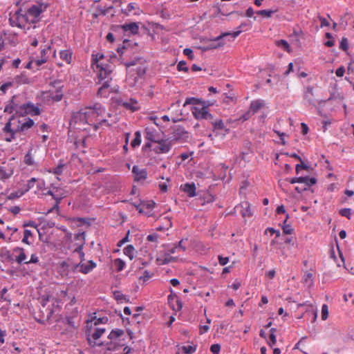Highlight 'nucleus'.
<instances>
[{
	"label": "nucleus",
	"mask_w": 354,
	"mask_h": 354,
	"mask_svg": "<svg viewBox=\"0 0 354 354\" xmlns=\"http://www.w3.org/2000/svg\"><path fill=\"white\" fill-rule=\"evenodd\" d=\"M106 114L110 116L109 113H106L105 108L101 104L95 103L92 106L84 107L75 113L72 120L75 123L93 126L95 130H97L103 125L107 127L110 125L106 119L99 118L100 117L103 118Z\"/></svg>",
	"instance_id": "1"
},
{
	"label": "nucleus",
	"mask_w": 354,
	"mask_h": 354,
	"mask_svg": "<svg viewBox=\"0 0 354 354\" xmlns=\"http://www.w3.org/2000/svg\"><path fill=\"white\" fill-rule=\"evenodd\" d=\"M92 66L95 65L97 73V84H100L104 82H110L112 80L111 73L113 69L111 59H116L117 56L113 53L111 55L105 56L102 53L92 54Z\"/></svg>",
	"instance_id": "2"
},
{
	"label": "nucleus",
	"mask_w": 354,
	"mask_h": 354,
	"mask_svg": "<svg viewBox=\"0 0 354 354\" xmlns=\"http://www.w3.org/2000/svg\"><path fill=\"white\" fill-rule=\"evenodd\" d=\"M105 332V328L95 327L94 328H91L87 329L86 336L88 345L93 348L103 345V343H97L96 341L99 339Z\"/></svg>",
	"instance_id": "3"
},
{
	"label": "nucleus",
	"mask_w": 354,
	"mask_h": 354,
	"mask_svg": "<svg viewBox=\"0 0 354 354\" xmlns=\"http://www.w3.org/2000/svg\"><path fill=\"white\" fill-rule=\"evenodd\" d=\"M10 25L12 27H18L25 29L28 24L31 23L26 13H22L21 10H17L9 18Z\"/></svg>",
	"instance_id": "4"
},
{
	"label": "nucleus",
	"mask_w": 354,
	"mask_h": 354,
	"mask_svg": "<svg viewBox=\"0 0 354 354\" xmlns=\"http://www.w3.org/2000/svg\"><path fill=\"white\" fill-rule=\"evenodd\" d=\"M75 240L77 241L70 250L73 253H78L80 262L83 263L85 260V254L83 252V248L85 244V233L84 232H79L75 235Z\"/></svg>",
	"instance_id": "5"
},
{
	"label": "nucleus",
	"mask_w": 354,
	"mask_h": 354,
	"mask_svg": "<svg viewBox=\"0 0 354 354\" xmlns=\"http://www.w3.org/2000/svg\"><path fill=\"white\" fill-rule=\"evenodd\" d=\"M48 7V3L41 2H37V4L30 6L26 12V15L28 16V17H32V19L30 20V22L35 23L38 21L40 15L45 12Z\"/></svg>",
	"instance_id": "6"
},
{
	"label": "nucleus",
	"mask_w": 354,
	"mask_h": 354,
	"mask_svg": "<svg viewBox=\"0 0 354 354\" xmlns=\"http://www.w3.org/2000/svg\"><path fill=\"white\" fill-rule=\"evenodd\" d=\"M251 27V25L248 22H243L242 23L239 27V30L236 31H234L233 32H226L223 33L218 37H216L215 39H213V41L217 42V44H215L212 46V48H217L219 46H223L224 44L221 41L223 38L226 36H232L233 39H235L236 37H238L243 31H246L248 29H250Z\"/></svg>",
	"instance_id": "7"
},
{
	"label": "nucleus",
	"mask_w": 354,
	"mask_h": 354,
	"mask_svg": "<svg viewBox=\"0 0 354 354\" xmlns=\"http://www.w3.org/2000/svg\"><path fill=\"white\" fill-rule=\"evenodd\" d=\"M41 111L39 107L30 102L20 104V106L18 108L17 111V115L20 116H26L28 115L35 116L39 115Z\"/></svg>",
	"instance_id": "8"
},
{
	"label": "nucleus",
	"mask_w": 354,
	"mask_h": 354,
	"mask_svg": "<svg viewBox=\"0 0 354 354\" xmlns=\"http://www.w3.org/2000/svg\"><path fill=\"white\" fill-rule=\"evenodd\" d=\"M97 267V264L93 260L88 261L86 263L80 262L75 263L73 266V272H81L84 274L90 273L94 268Z\"/></svg>",
	"instance_id": "9"
},
{
	"label": "nucleus",
	"mask_w": 354,
	"mask_h": 354,
	"mask_svg": "<svg viewBox=\"0 0 354 354\" xmlns=\"http://www.w3.org/2000/svg\"><path fill=\"white\" fill-rule=\"evenodd\" d=\"M188 137V132L185 128L180 125H176L173 128L170 140H171V142L173 141L186 140Z\"/></svg>",
	"instance_id": "10"
},
{
	"label": "nucleus",
	"mask_w": 354,
	"mask_h": 354,
	"mask_svg": "<svg viewBox=\"0 0 354 354\" xmlns=\"http://www.w3.org/2000/svg\"><path fill=\"white\" fill-rule=\"evenodd\" d=\"M192 113L194 117L197 120H212L213 115L207 111V108L203 106V107L194 106L192 109Z\"/></svg>",
	"instance_id": "11"
},
{
	"label": "nucleus",
	"mask_w": 354,
	"mask_h": 354,
	"mask_svg": "<svg viewBox=\"0 0 354 354\" xmlns=\"http://www.w3.org/2000/svg\"><path fill=\"white\" fill-rule=\"evenodd\" d=\"M124 34L127 36L136 35L139 33V24L137 22L126 23L120 26Z\"/></svg>",
	"instance_id": "12"
},
{
	"label": "nucleus",
	"mask_w": 354,
	"mask_h": 354,
	"mask_svg": "<svg viewBox=\"0 0 354 354\" xmlns=\"http://www.w3.org/2000/svg\"><path fill=\"white\" fill-rule=\"evenodd\" d=\"M132 174L133 175V180L135 182H143L147 178V171L145 168H140L138 165H133L132 168Z\"/></svg>",
	"instance_id": "13"
},
{
	"label": "nucleus",
	"mask_w": 354,
	"mask_h": 354,
	"mask_svg": "<svg viewBox=\"0 0 354 354\" xmlns=\"http://www.w3.org/2000/svg\"><path fill=\"white\" fill-rule=\"evenodd\" d=\"M157 146L155 147L153 151L156 153H166L169 152L172 147L173 142L169 140H162L156 142Z\"/></svg>",
	"instance_id": "14"
},
{
	"label": "nucleus",
	"mask_w": 354,
	"mask_h": 354,
	"mask_svg": "<svg viewBox=\"0 0 354 354\" xmlns=\"http://www.w3.org/2000/svg\"><path fill=\"white\" fill-rule=\"evenodd\" d=\"M123 335L124 330L122 329L116 328L111 331L108 337L109 339H111V341H114ZM107 349L109 351H115L117 349V346L114 343L111 342L110 343L107 344Z\"/></svg>",
	"instance_id": "15"
},
{
	"label": "nucleus",
	"mask_w": 354,
	"mask_h": 354,
	"mask_svg": "<svg viewBox=\"0 0 354 354\" xmlns=\"http://www.w3.org/2000/svg\"><path fill=\"white\" fill-rule=\"evenodd\" d=\"M14 173L12 167L10 165H6L5 162L0 164V180L5 181L10 178Z\"/></svg>",
	"instance_id": "16"
},
{
	"label": "nucleus",
	"mask_w": 354,
	"mask_h": 354,
	"mask_svg": "<svg viewBox=\"0 0 354 354\" xmlns=\"http://www.w3.org/2000/svg\"><path fill=\"white\" fill-rule=\"evenodd\" d=\"M17 96L14 95L10 100L9 103L6 105L4 112L12 113L15 111L17 114L18 108L20 106L19 102L17 101Z\"/></svg>",
	"instance_id": "17"
},
{
	"label": "nucleus",
	"mask_w": 354,
	"mask_h": 354,
	"mask_svg": "<svg viewBox=\"0 0 354 354\" xmlns=\"http://www.w3.org/2000/svg\"><path fill=\"white\" fill-rule=\"evenodd\" d=\"M101 84L102 86L98 88L97 95L100 97L107 98L113 91L111 88L109 82H104Z\"/></svg>",
	"instance_id": "18"
},
{
	"label": "nucleus",
	"mask_w": 354,
	"mask_h": 354,
	"mask_svg": "<svg viewBox=\"0 0 354 354\" xmlns=\"http://www.w3.org/2000/svg\"><path fill=\"white\" fill-rule=\"evenodd\" d=\"M304 100L308 104L315 105V100L314 97L313 87L308 86L304 88Z\"/></svg>",
	"instance_id": "19"
},
{
	"label": "nucleus",
	"mask_w": 354,
	"mask_h": 354,
	"mask_svg": "<svg viewBox=\"0 0 354 354\" xmlns=\"http://www.w3.org/2000/svg\"><path fill=\"white\" fill-rule=\"evenodd\" d=\"M145 139L149 142H156L159 139V135L157 131L153 127H147L145 129Z\"/></svg>",
	"instance_id": "20"
},
{
	"label": "nucleus",
	"mask_w": 354,
	"mask_h": 354,
	"mask_svg": "<svg viewBox=\"0 0 354 354\" xmlns=\"http://www.w3.org/2000/svg\"><path fill=\"white\" fill-rule=\"evenodd\" d=\"M266 106V101L262 99H257L251 101L249 109L252 111V113L254 115L257 113L261 109L263 108Z\"/></svg>",
	"instance_id": "21"
},
{
	"label": "nucleus",
	"mask_w": 354,
	"mask_h": 354,
	"mask_svg": "<svg viewBox=\"0 0 354 354\" xmlns=\"http://www.w3.org/2000/svg\"><path fill=\"white\" fill-rule=\"evenodd\" d=\"M120 104L131 111H136L140 109L138 101L133 98L124 101L122 100L120 102Z\"/></svg>",
	"instance_id": "22"
},
{
	"label": "nucleus",
	"mask_w": 354,
	"mask_h": 354,
	"mask_svg": "<svg viewBox=\"0 0 354 354\" xmlns=\"http://www.w3.org/2000/svg\"><path fill=\"white\" fill-rule=\"evenodd\" d=\"M13 252L15 253H18V255L16 256V257L15 259V261L17 263H19V264H21L23 263H26L27 256L25 254V251L23 248L16 247L13 249Z\"/></svg>",
	"instance_id": "23"
},
{
	"label": "nucleus",
	"mask_w": 354,
	"mask_h": 354,
	"mask_svg": "<svg viewBox=\"0 0 354 354\" xmlns=\"http://www.w3.org/2000/svg\"><path fill=\"white\" fill-rule=\"evenodd\" d=\"M181 189L187 194L189 197H194L196 195V185L194 183H185L180 186Z\"/></svg>",
	"instance_id": "24"
},
{
	"label": "nucleus",
	"mask_w": 354,
	"mask_h": 354,
	"mask_svg": "<svg viewBox=\"0 0 354 354\" xmlns=\"http://www.w3.org/2000/svg\"><path fill=\"white\" fill-rule=\"evenodd\" d=\"M239 207L241 208L240 212L243 217L246 218L252 216L253 214L250 209V205L248 201L242 202L239 205Z\"/></svg>",
	"instance_id": "25"
},
{
	"label": "nucleus",
	"mask_w": 354,
	"mask_h": 354,
	"mask_svg": "<svg viewBox=\"0 0 354 354\" xmlns=\"http://www.w3.org/2000/svg\"><path fill=\"white\" fill-rule=\"evenodd\" d=\"M34 120L31 118H28L26 122H22L17 128V132L25 131L31 128L34 125Z\"/></svg>",
	"instance_id": "26"
},
{
	"label": "nucleus",
	"mask_w": 354,
	"mask_h": 354,
	"mask_svg": "<svg viewBox=\"0 0 354 354\" xmlns=\"http://www.w3.org/2000/svg\"><path fill=\"white\" fill-rule=\"evenodd\" d=\"M73 52L70 49L62 50L59 52L60 58L65 61L67 64L72 62Z\"/></svg>",
	"instance_id": "27"
},
{
	"label": "nucleus",
	"mask_w": 354,
	"mask_h": 354,
	"mask_svg": "<svg viewBox=\"0 0 354 354\" xmlns=\"http://www.w3.org/2000/svg\"><path fill=\"white\" fill-rule=\"evenodd\" d=\"M299 178L301 179V180L299 181V183L304 184L303 186L307 187V189L317 183V180L314 177L301 176Z\"/></svg>",
	"instance_id": "28"
},
{
	"label": "nucleus",
	"mask_w": 354,
	"mask_h": 354,
	"mask_svg": "<svg viewBox=\"0 0 354 354\" xmlns=\"http://www.w3.org/2000/svg\"><path fill=\"white\" fill-rule=\"evenodd\" d=\"M0 257L2 261H12L14 260L11 252L6 248H3L1 250Z\"/></svg>",
	"instance_id": "29"
},
{
	"label": "nucleus",
	"mask_w": 354,
	"mask_h": 354,
	"mask_svg": "<svg viewBox=\"0 0 354 354\" xmlns=\"http://www.w3.org/2000/svg\"><path fill=\"white\" fill-rule=\"evenodd\" d=\"M176 260V257H171L168 254H165L164 257H160L157 259V261L160 265H165L168 264L171 262H173Z\"/></svg>",
	"instance_id": "30"
},
{
	"label": "nucleus",
	"mask_w": 354,
	"mask_h": 354,
	"mask_svg": "<svg viewBox=\"0 0 354 354\" xmlns=\"http://www.w3.org/2000/svg\"><path fill=\"white\" fill-rule=\"evenodd\" d=\"M123 252L131 260H132L134 258L135 248L132 245H128L124 248Z\"/></svg>",
	"instance_id": "31"
},
{
	"label": "nucleus",
	"mask_w": 354,
	"mask_h": 354,
	"mask_svg": "<svg viewBox=\"0 0 354 354\" xmlns=\"http://www.w3.org/2000/svg\"><path fill=\"white\" fill-rule=\"evenodd\" d=\"M134 136H135V137H134L133 140L131 142V146L133 148H136V147L140 146V145L141 143V133H140V132L139 131H136Z\"/></svg>",
	"instance_id": "32"
},
{
	"label": "nucleus",
	"mask_w": 354,
	"mask_h": 354,
	"mask_svg": "<svg viewBox=\"0 0 354 354\" xmlns=\"http://www.w3.org/2000/svg\"><path fill=\"white\" fill-rule=\"evenodd\" d=\"M113 264L115 266L116 270L118 272L122 271L124 269L125 266H126L125 262L120 258L115 259L113 261Z\"/></svg>",
	"instance_id": "33"
},
{
	"label": "nucleus",
	"mask_w": 354,
	"mask_h": 354,
	"mask_svg": "<svg viewBox=\"0 0 354 354\" xmlns=\"http://www.w3.org/2000/svg\"><path fill=\"white\" fill-rule=\"evenodd\" d=\"M26 194L25 191L23 189V188L19 189L16 192H13L10 194V195L8 196V199L9 200H13L15 198H18L22 196H24Z\"/></svg>",
	"instance_id": "34"
},
{
	"label": "nucleus",
	"mask_w": 354,
	"mask_h": 354,
	"mask_svg": "<svg viewBox=\"0 0 354 354\" xmlns=\"http://www.w3.org/2000/svg\"><path fill=\"white\" fill-rule=\"evenodd\" d=\"M50 97L53 102L61 101L63 97V93H62L61 88H59V89L57 90L55 93H51L50 95Z\"/></svg>",
	"instance_id": "35"
},
{
	"label": "nucleus",
	"mask_w": 354,
	"mask_h": 354,
	"mask_svg": "<svg viewBox=\"0 0 354 354\" xmlns=\"http://www.w3.org/2000/svg\"><path fill=\"white\" fill-rule=\"evenodd\" d=\"M31 151L32 149L29 150L28 152L25 155L24 160V163L28 166H32L35 164V161L32 158Z\"/></svg>",
	"instance_id": "36"
},
{
	"label": "nucleus",
	"mask_w": 354,
	"mask_h": 354,
	"mask_svg": "<svg viewBox=\"0 0 354 354\" xmlns=\"http://www.w3.org/2000/svg\"><path fill=\"white\" fill-rule=\"evenodd\" d=\"M64 198L63 196L62 195H58V194H55L54 196L53 197V198L55 201V205L53 207L52 209H50L48 212H51L54 209H56V210H59V205L61 202V201L62 200V198Z\"/></svg>",
	"instance_id": "37"
},
{
	"label": "nucleus",
	"mask_w": 354,
	"mask_h": 354,
	"mask_svg": "<svg viewBox=\"0 0 354 354\" xmlns=\"http://www.w3.org/2000/svg\"><path fill=\"white\" fill-rule=\"evenodd\" d=\"M212 124L213 126L214 131L223 130L225 129V125L221 119L216 120L215 121L212 122Z\"/></svg>",
	"instance_id": "38"
},
{
	"label": "nucleus",
	"mask_w": 354,
	"mask_h": 354,
	"mask_svg": "<svg viewBox=\"0 0 354 354\" xmlns=\"http://www.w3.org/2000/svg\"><path fill=\"white\" fill-rule=\"evenodd\" d=\"M64 165L62 164V163H59L57 167H55V168H53V169H50L48 170V172L49 173H53L54 174H56V175H60L62 174L63 172V169H64Z\"/></svg>",
	"instance_id": "39"
},
{
	"label": "nucleus",
	"mask_w": 354,
	"mask_h": 354,
	"mask_svg": "<svg viewBox=\"0 0 354 354\" xmlns=\"http://www.w3.org/2000/svg\"><path fill=\"white\" fill-rule=\"evenodd\" d=\"M130 41L129 39H124L123 41V46L122 47L118 48V52L120 54V55H122V54L125 53L126 51L128 50V46L129 45Z\"/></svg>",
	"instance_id": "40"
},
{
	"label": "nucleus",
	"mask_w": 354,
	"mask_h": 354,
	"mask_svg": "<svg viewBox=\"0 0 354 354\" xmlns=\"http://www.w3.org/2000/svg\"><path fill=\"white\" fill-rule=\"evenodd\" d=\"M203 104V102L198 98L188 97L185 100V104L183 106H185L187 104Z\"/></svg>",
	"instance_id": "41"
},
{
	"label": "nucleus",
	"mask_w": 354,
	"mask_h": 354,
	"mask_svg": "<svg viewBox=\"0 0 354 354\" xmlns=\"http://www.w3.org/2000/svg\"><path fill=\"white\" fill-rule=\"evenodd\" d=\"M289 218L288 214L286 215V218L284 221V225L282 226L283 232L286 234H291L293 232V228L291 225L286 224L287 219Z\"/></svg>",
	"instance_id": "42"
},
{
	"label": "nucleus",
	"mask_w": 354,
	"mask_h": 354,
	"mask_svg": "<svg viewBox=\"0 0 354 354\" xmlns=\"http://www.w3.org/2000/svg\"><path fill=\"white\" fill-rule=\"evenodd\" d=\"M37 183V178H31L30 180L27 181V183L26 185V187L23 189L25 192H28L30 189L33 188L35 186V184Z\"/></svg>",
	"instance_id": "43"
},
{
	"label": "nucleus",
	"mask_w": 354,
	"mask_h": 354,
	"mask_svg": "<svg viewBox=\"0 0 354 354\" xmlns=\"http://www.w3.org/2000/svg\"><path fill=\"white\" fill-rule=\"evenodd\" d=\"M304 282L308 286H311L313 283V274L310 272H306L303 277Z\"/></svg>",
	"instance_id": "44"
},
{
	"label": "nucleus",
	"mask_w": 354,
	"mask_h": 354,
	"mask_svg": "<svg viewBox=\"0 0 354 354\" xmlns=\"http://www.w3.org/2000/svg\"><path fill=\"white\" fill-rule=\"evenodd\" d=\"M108 322V318L106 317H94L91 320V323H93L94 326H97L100 324H106Z\"/></svg>",
	"instance_id": "45"
},
{
	"label": "nucleus",
	"mask_w": 354,
	"mask_h": 354,
	"mask_svg": "<svg viewBox=\"0 0 354 354\" xmlns=\"http://www.w3.org/2000/svg\"><path fill=\"white\" fill-rule=\"evenodd\" d=\"M32 233L30 230H25L24 232V238L22 242L27 245H30L31 243L28 241L29 237L32 236Z\"/></svg>",
	"instance_id": "46"
},
{
	"label": "nucleus",
	"mask_w": 354,
	"mask_h": 354,
	"mask_svg": "<svg viewBox=\"0 0 354 354\" xmlns=\"http://www.w3.org/2000/svg\"><path fill=\"white\" fill-rule=\"evenodd\" d=\"M182 350L185 354H192L196 351V346L192 345L184 346H183Z\"/></svg>",
	"instance_id": "47"
},
{
	"label": "nucleus",
	"mask_w": 354,
	"mask_h": 354,
	"mask_svg": "<svg viewBox=\"0 0 354 354\" xmlns=\"http://www.w3.org/2000/svg\"><path fill=\"white\" fill-rule=\"evenodd\" d=\"M113 8V6H110L109 7H106V6H97V10H99L100 12V14L102 15H106L109 11Z\"/></svg>",
	"instance_id": "48"
},
{
	"label": "nucleus",
	"mask_w": 354,
	"mask_h": 354,
	"mask_svg": "<svg viewBox=\"0 0 354 354\" xmlns=\"http://www.w3.org/2000/svg\"><path fill=\"white\" fill-rule=\"evenodd\" d=\"M339 214L342 216H345L348 219L351 218L352 211L350 208H343L339 210Z\"/></svg>",
	"instance_id": "49"
},
{
	"label": "nucleus",
	"mask_w": 354,
	"mask_h": 354,
	"mask_svg": "<svg viewBox=\"0 0 354 354\" xmlns=\"http://www.w3.org/2000/svg\"><path fill=\"white\" fill-rule=\"evenodd\" d=\"M3 131L5 133H12V134H16V133H17V129L15 130L12 129L10 120L8 121L6 124V125H5L4 128H3Z\"/></svg>",
	"instance_id": "50"
},
{
	"label": "nucleus",
	"mask_w": 354,
	"mask_h": 354,
	"mask_svg": "<svg viewBox=\"0 0 354 354\" xmlns=\"http://www.w3.org/2000/svg\"><path fill=\"white\" fill-rule=\"evenodd\" d=\"M273 12H274L271 10H261L257 11L256 13L259 15L270 17Z\"/></svg>",
	"instance_id": "51"
},
{
	"label": "nucleus",
	"mask_w": 354,
	"mask_h": 354,
	"mask_svg": "<svg viewBox=\"0 0 354 354\" xmlns=\"http://www.w3.org/2000/svg\"><path fill=\"white\" fill-rule=\"evenodd\" d=\"M339 48L342 50H346L348 48V41L347 38L343 37L339 44Z\"/></svg>",
	"instance_id": "52"
},
{
	"label": "nucleus",
	"mask_w": 354,
	"mask_h": 354,
	"mask_svg": "<svg viewBox=\"0 0 354 354\" xmlns=\"http://www.w3.org/2000/svg\"><path fill=\"white\" fill-rule=\"evenodd\" d=\"M278 46H282L285 50H289L290 45L286 40L281 39L276 41Z\"/></svg>",
	"instance_id": "53"
},
{
	"label": "nucleus",
	"mask_w": 354,
	"mask_h": 354,
	"mask_svg": "<svg viewBox=\"0 0 354 354\" xmlns=\"http://www.w3.org/2000/svg\"><path fill=\"white\" fill-rule=\"evenodd\" d=\"M328 317V309L326 304H324L322 307V319L326 320Z\"/></svg>",
	"instance_id": "54"
},
{
	"label": "nucleus",
	"mask_w": 354,
	"mask_h": 354,
	"mask_svg": "<svg viewBox=\"0 0 354 354\" xmlns=\"http://www.w3.org/2000/svg\"><path fill=\"white\" fill-rule=\"evenodd\" d=\"M133 206L136 208V209L138 211L139 213L140 214H146L147 216H150L151 214H149V212H147L145 211H144V207L143 205L141 206L140 204H137L136 203H133Z\"/></svg>",
	"instance_id": "55"
},
{
	"label": "nucleus",
	"mask_w": 354,
	"mask_h": 354,
	"mask_svg": "<svg viewBox=\"0 0 354 354\" xmlns=\"http://www.w3.org/2000/svg\"><path fill=\"white\" fill-rule=\"evenodd\" d=\"M254 114L252 113V111L249 109L248 111L244 113L242 115L240 116L239 120L241 121H246L249 120L252 115Z\"/></svg>",
	"instance_id": "56"
},
{
	"label": "nucleus",
	"mask_w": 354,
	"mask_h": 354,
	"mask_svg": "<svg viewBox=\"0 0 354 354\" xmlns=\"http://www.w3.org/2000/svg\"><path fill=\"white\" fill-rule=\"evenodd\" d=\"M177 69L179 71H185L187 72L188 71V67L186 66V62L185 61H180L177 65Z\"/></svg>",
	"instance_id": "57"
},
{
	"label": "nucleus",
	"mask_w": 354,
	"mask_h": 354,
	"mask_svg": "<svg viewBox=\"0 0 354 354\" xmlns=\"http://www.w3.org/2000/svg\"><path fill=\"white\" fill-rule=\"evenodd\" d=\"M159 235L156 233L150 234L147 236V240L151 242L158 243Z\"/></svg>",
	"instance_id": "58"
},
{
	"label": "nucleus",
	"mask_w": 354,
	"mask_h": 354,
	"mask_svg": "<svg viewBox=\"0 0 354 354\" xmlns=\"http://www.w3.org/2000/svg\"><path fill=\"white\" fill-rule=\"evenodd\" d=\"M268 232L270 233L271 235L275 234L276 237H279L281 235L280 231L276 230L273 227H269L266 228V230L265 231V234H267Z\"/></svg>",
	"instance_id": "59"
},
{
	"label": "nucleus",
	"mask_w": 354,
	"mask_h": 354,
	"mask_svg": "<svg viewBox=\"0 0 354 354\" xmlns=\"http://www.w3.org/2000/svg\"><path fill=\"white\" fill-rule=\"evenodd\" d=\"M221 350V346L218 344H212L210 347V351L213 354H219Z\"/></svg>",
	"instance_id": "60"
},
{
	"label": "nucleus",
	"mask_w": 354,
	"mask_h": 354,
	"mask_svg": "<svg viewBox=\"0 0 354 354\" xmlns=\"http://www.w3.org/2000/svg\"><path fill=\"white\" fill-rule=\"evenodd\" d=\"M155 202L152 201H148L147 203L143 204L144 210L146 209L147 210L151 211L155 207Z\"/></svg>",
	"instance_id": "61"
},
{
	"label": "nucleus",
	"mask_w": 354,
	"mask_h": 354,
	"mask_svg": "<svg viewBox=\"0 0 354 354\" xmlns=\"http://www.w3.org/2000/svg\"><path fill=\"white\" fill-rule=\"evenodd\" d=\"M183 54L186 55L189 59H194V52L191 48H185L183 50Z\"/></svg>",
	"instance_id": "62"
},
{
	"label": "nucleus",
	"mask_w": 354,
	"mask_h": 354,
	"mask_svg": "<svg viewBox=\"0 0 354 354\" xmlns=\"http://www.w3.org/2000/svg\"><path fill=\"white\" fill-rule=\"evenodd\" d=\"M37 188L38 190H44L45 181L44 180L37 178Z\"/></svg>",
	"instance_id": "63"
},
{
	"label": "nucleus",
	"mask_w": 354,
	"mask_h": 354,
	"mask_svg": "<svg viewBox=\"0 0 354 354\" xmlns=\"http://www.w3.org/2000/svg\"><path fill=\"white\" fill-rule=\"evenodd\" d=\"M47 62V57L41 56L40 59H37L35 62L37 66H41L43 64Z\"/></svg>",
	"instance_id": "64"
}]
</instances>
